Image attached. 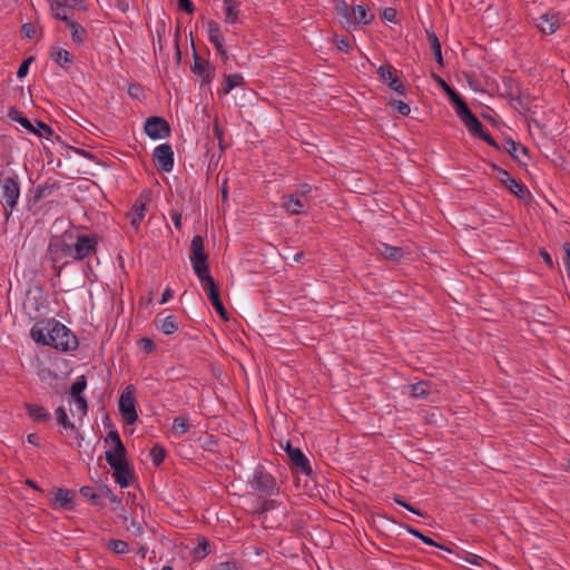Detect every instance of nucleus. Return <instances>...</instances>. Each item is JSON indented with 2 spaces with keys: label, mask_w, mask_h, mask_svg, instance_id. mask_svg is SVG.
I'll return each mask as SVG.
<instances>
[{
  "label": "nucleus",
  "mask_w": 570,
  "mask_h": 570,
  "mask_svg": "<svg viewBox=\"0 0 570 570\" xmlns=\"http://www.w3.org/2000/svg\"><path fill=\"white\" fill-rule=\"evenodd\" d=\"M373 16L367 13V10L363 6H356L352 8V20L356 23L367 24L372 21Z\"/></svg>",
  "instance_id": "22"
},
{
  "label": "nucleus",
  "mask_w": 570,
  "mask_h": 570,
  "mask_svg": "<svg viewBox=\"0 0 570 570\" xmlns=\"http://www.w3.org/2000/svg\"><path fill=\"white\" fill-rule=\"evenodd\" d=\"M209 40L215 45L217 50H222L224 38L217 26L209 27Z\"/></svg>",
  "instance_id": "34"
},
{
  "label": "nucleus",
  "mask_w": 570,
  "mask_h": 570,
  "mask_svg": "<svg viewBox=\"0 0 570 570\" xmlns=\"http://www.w3.org/2000/svg\"><path fill=\"white\" fill-rule=\"evenodd\" d=\"M479 137H480L481 139H483L484 141H487L489 145L497 146L495 141L492 139V137H491L489 134H487V132L482 131V132L479 135Z\"/></svg>",
  "instance_id": "59"
},
{
  "label": "nucleus",
  "mask_w": 570,
  "mask_h": 570,
  "mask_svg": "<svg viewBox=\"0 0 570 570\" xmlns=\"http://www.w3.org/2000/svg\"><path fill=\"white\" fill-rule=\"evenodd\" d=\"M80 492H81V494H82L83 497H89V498H91V499H95V498H96V495L91 492V489H90V488H88V487L82 488V489L80 490Z\"/></svg>",
  "instance_id": "63"
},
{
  "label": "nucleus",
  "mask_w": 570,
  "mask_h": 570,
  "mask_svg": "<svg viewBox=\"0 0 570 570\" xmlns=\"http://www.w3.org/2000/svg\"><path fill=\"white\" fill-rule=\"evenodd\" d=\"M18 122L30 132L33 130L35 125L28 118L19 117Z\"/></svg>",
  "instance_id": "54"
},
{
  "label": "nucleus",
  "mask_w": 570,
  "mask_h": 570,
  "mask_svg": "<svg viewBox=\"0 0 570 570\" xmlns=\"http://www.w3.org/2000/svg\"><path fill=\"white\" fill-rule=\"evenodd\" d=\"M50 259L53 264L62 258H72V233H65L61 237L53 238L48 246Z\"/></svg>",
  "instance_id": "4"
},
{
  "label": "nucleus",
  "mask_w": 570,
  "mask_h": 570,
  "mask_svg": "<svg viewBox=\"0 0 570 570\" xmlns=\"http://www.w3.org/2000/svg\"><path fill=\"white\" fill-rule=\"evenodd\" d=\"M252 487L261 493L271 494L275 490V480L268 473L257 470L254 474Z\"/></svg>",
  "instance_id": "13"
},
{
  "label": "nucleus",
  "mask_w": 570,
  "mask_h": 570,
  "mask_svg": "<svg viewBox=\"0 0 570 570\" xmlns=\"http://www.w3.org/2000/svg\"><path fill=\"white\" fill-rule=\"evenodd\" d=\"M195 552L200 554V558H204L208 553V541L205 538L199 539L198 547Z\"/></svg>",
  "instance_id": "46"
},
{
  "label": "nucleus",
  "mask_w": 570,
  "mask_h": 570,
  "mask_svg": "<svg viewBox=\"0 0 570 570\" xmlns=\"http://www.w3.org/2000/svg\"><path fill=\"white\" fill-rule=\"evenodd\" d=\"M305 203L299 199L298 195L291 194L283 197L282 207L292 215L304 212Z\"/></svg>",
  "instance_id": "15"
},
{
  "label": "nucleus",
  "mask_w": 570,
  "mask_h": 570,
  "mask_svg": "<svg viewBox=\"0 0 570 570\" xmlns=\"http://www.w3.org/2000/svg\"><path fill=\"white\" fill-rule=\"evenodd\" d=\"M178 3L179 7L188 13H191L194 11V4L189 0H178Z\"/></svg>",
  "instance_id": "55"
},
{
  "label": "nucleus",
  "mask_w": 570,
  "mask_h": 570,
  "mask_svg": "<svg viewBox=\"0 0 570 570\" xmlns=\"http://www.w3.org/2000/svg\"><path fill=\"white\" fill-rule=\"evenodd\" d=\"M158 327L163 333L169 335L177 331L178 324L174 316H166L161 320H158Z\"/></svg>",
  "instance_id": "27"
},
{
  "label": "nucleus",
  "mask_w": 570,
  "mask_h": 570,
  "mask_svg": "<svg viewBox=\"0 0 570 570\" xmlns=\"http://www.w3.org/2000/svg\"><path fill=\"white\" fill-rule=\"evenodd\" d=\"M337 48L342 51H348L350 50V43L346 38H341L336 40Z\"/></svg>",
  "instance_id": "56"
},
{
  "label": "nucleus",
  "mask_w": 570,
  "mask_h": 570,
  "mask_svg": "<svg viewBox=\"0 0 570 570\" xmlns=\"http://www.w3.org/2000/svg\"><path fill=\"white\" fill-rule=\"evenodd\" d=\"M70 399L75 404V410H72L73 414H77L80 419L83 417L88 410L86 399L82 395L70 396Z\"/></svg>",
  "instance_id": "29"
},
{
  "label": "nucleus",
  "mask_w": 570,
  "mask_h": 570,
  "mask_svg": "<svg viewBox=\"0 0 570 570\" xmlns=\"http://www.w3.org/2000/svg\"><path fill=\"white\" fill-rule=\"evenodd\" d=\"M51 56L53 60L61 67H65L66 63L71 62V55L65 49L58 48L52 52Z\"/></svg>",
  "instance_id": "35"
},
{
  "label": "nucleus",
  "mask_w": 570,
  "mask_h": 570,
  "mask_svg": "<svg viewBox=\"0 0 570 570\" xmlns=\"http://www.w3.org/2000/svg\"><path fill=\"white\" fill-rule=\"evenodd\" d=\"M151 202V194L148 190L142 191L136 199L130 213L128 214L130 223L135 228H138L145 217L148 205Z\"/></svg>",
  "instance_id": "10"
},
{
  "label": "nucleus",
  "mask_w": 570,
  "mask_h": 570,
  "mask_svg": "<svg viewBox=\"0 0 570 570\" xmlns=\"http://www.w3.org/2000/svg\"><path fill=\"white\" fill-rule=\"evenodd\" d=\"M8 116L14 121H18L19 117H22L20 111H18L16 108H10Z\"/></svg>",
  "instance_id": "61"
},
{
  "label": "nucleus",
  "mask_w": 570,
  "mask_h": 570,
  "mask_svg": "<svg viewBox=\"0 0 570 570\" xmlns=\"http://www.w3.org/2000/svg\"><path fill=\"white\" fill-rule=\"evenodd\" d=\"M61 7H62V4L60 3V1L51 2L50 8H51V12H52L53 17L66 22V24L68 26V28L71 31L72 40L76 43H82L86 38L85 28L82 26H80L79 23H77L76 21L69 19V17L67 14H60L59 9Z\"/></svg>",
  "instance_id": "9"
},
{
  "label": "nucleus",
  "mask_w": 570,
  "mask_h": 570,
  "mask_svg": "<svg viewBox=\"0 0 570 570\" xmlns=\"http://www.w3.org/2000/svg\"><path fill=\"white\" fill-rule=\"evenodd\" d=\"M215 570H238L236 561L220 562L215 567Z\"/></svg>",
  "instance_id": "48"
},
{
  "label": "nucleus",
  "mask_w": 570,
  "mask_h": 570,
  "mask_svg": "<svg viewBox=\"0 0 570 570\" xmlns=\"http://www.w3.org/2000/svg\"><path fill=\"white\" fill-rule=\"evenodd\" d=\"M151 460L155 464H160L164 461L165 458V451L160 446H154L150 451Z\"/></svg>",
  "instance_id": "43"
},
{
  "label": "nucleus",
  "mask_w": 570,
  "mask_h": 570,
  "mask_svg": "<svg viewBox=\"0 0 570 570\" xmlns=\"http://www.w3.org/2000/svg\"><path fill=\"white\" fill-rule=\"evenodd\" d=\"M391 105L403 116H407L411 111L410 106L401 100H395Z\"/></svg>",
  "instance_id": "45"
},
{
  "label": "nucleus",
  "mask_w": 570,
  "mask_h": 570,
  "mask_svg": "<svg viewBox=\"0 0 570 570\" xmlns=\"http://www.w3.org/2000/svg\"><path fill=\"white\" fill-rule=\"evenodd\" d=\"M62 7H70L73 9H86L83 0H65V2H60Z\"/></svg>",
  "instance_id": "49"
},
{
  "label": "nucleus",
  "mask_w": 570,
  "mask_h": 570,
  "mask_svg": "<svg viewBox=\"0 0 570 570\" xmlns=\"http://www.w3.org/2000/svg\"><path fill=\"white\" fill-rule=\"evenodd\" d=\"M73 492L66 489H57L55 492V504L60 508L72 509Z\"/></svg>",
  "instance_id": "20"
},
{
  "label": "nucleus",
  "mask_w": 570,
  "mask_h": 570,
  "mask_svg": "<svg viewBox=\"0 0 570 570\" xmlns=\"http://www.w3.org/2000/svg\"><path fill=\"white\" fill-rule=\"evenodd\" d=\"M462 121L466 126L468 130L473 135L479 136L483 131L482 124L478 120V118L474 115H472V112L469 114L465 118H463Z\"/></svg>",
  "instance_id": "25"
},
{
  "label": "nucleus",
  "mask_w": 570,
  "mask_h": 570,
  "mask_svg": "<svg viewBox=\"0 0 570 570\" xmlns=\"http://www.w3.org/2000/svg\"><path fill=\"white\" fill-rule=\"evenodd\" d=\"M382 17L386 21L395 22L396 21V10L393 8H385L383 10Z\"/></svg>",
  "instance_id": "50"
},
{
  "label": "nucleus",
  "mask_w": 570,
  "mask_h": 570,
  "mask_svg": "<svg viewBox=\"0 0 570 570\" xmlns=\"http://www.w3.org/2000/svg\"><path fill=\"white\" fill-rule=\"evenodd\" d=\"M500 173L503 176H507V187L513 195L520 199H524L529 195V190L525 188V186L513 179L508 171L500 170Z\"/></svg>",
  "instance_id": "19"
},
{
  "label": "nucleus",
  "mask_w": 570,
  "mask_h": 570,
  "mask_svg": "<svg viewBox=\"0 0 570 570\" xmlns=\"http://www.w3.org/2000/svg\"><path fill=\"white\" fill-rule=\"evenodd\" d=\"M243 83V77L238 73L228 75L225 78L224 92L228 94L232 89Z\"/></svg>",
  "instance_id": "33"
},
{
  "label": "nucleus",
  "mask_w": 570,
  "mask_h": 570,
  "mask_svg": "<svg viewBox=\"0 0 570 570\" xmlns=\"http://www.w3.org/2000/svg\"><path fill=\"white\" fill-rule=\"evenodd\" d=\"M139 87L130 86L128 89V92L131 97L137 98L138 97Z\"/></svg>",
  "instance_id": "64"
},
{
  "label": "nucleus",
  "mask_w": 570,
  "mask_h": 570,
  "mask_svg": "<svg viewBox=\"0 0 570 570\" xmlns=\"http://www.w3.org/2000/svg\"><path fill=\"white\" fill-rule=\"evenodd\" d=\"M193 71L200 76L206 82H209L213 77V70L210 66L205 61H195Z\"/></svg>",
  "instance_id": "24"
},
{
  "label": "nucleus",
  "mask_w": 570,
  "mask_h": 570,
  "mask_svg": "<svg viewBox=\"0 0 570 570\" xmlns=\"http://www.w3.org/2000/svg\"><path fill=\"white\" fill-rule=\"evenodd\" d=\"M56 415H57V420L58 422L65 428V429H68V430H73L75 425L73 423L68 419V415L66 413V410L62 407V406H59L57 410H56Z\"/></svg>",
  "instance_id": "38"
},
{
  "label": "nucleus",
  "mask_w": 570,
  "mask_h": 570,
  "mask_svg": "<svg viewBox=\"0 0 570 570\" xmlns=\"http://www.w3.org/2000/svg\"><path fill=\"white\" fill-rule=\"evenodd\" d=\"M154 160L158 168L166 173L171 171L174 167V153L168 144L159 145L154 150Z\"/></svg>",
  "instance_id": "12"
},
{
  "label": "nucleus",
  "mask_w": 570,
  "mask_h": 570,
  "mask_svg": "<svg viewBox=\"0 0 570 570\" xmlns=\"http://www.w3.org/2000/svg\"><path fill=\"white\" fill-rule=\"evenodd\" d=\"M395 502L399 503L400 505L404 507L409 511H411V512H413V513H415L417 515H422V513L419 510L414 509L412 505H410L409 503H406L402 499L395 498Z\"/></svg>",
  "instance_id": "53"
},
{
  "label": "nucleus",
  "mask_w": 570,
  "mask_h": 570,
  "mask_svg": "<svg viewBox=\"0 0 570 570\" xmlns=\"http://www.w3.org/2000/svg\"><path fill=\"white\" fill-rule=\"evenodd\" d=\"M429 384L426 382H420L411 386V393L414 397H423L429 394Z\"/></svg>",
  "instance_id": "41"
},
{
  "label": "nucleus",
  "mask_w": 570,
  "mask_h": 570,
  "mask_svg": "<svg viewBox=\"0 0 570 570\" xmlns=\"http://www.w3.org/2000/svg\"><path fill=\"white\" fill-rule=\"evenodd\" d=\"M377 252L385 259L393 261V262H400L401 258L404 256V249L403 248L391 246V245H387L385 243H382L377 247Z\"/></svg>",
  "instance_id": "17"
},
{
  "label": "nucleus",
  "mask_w": 570,
  "mask_h": 570,
  "mask_svg": "<svg viewBox=\"0 0 570 570\" xmlns=\"http://www.w3.org/2000/svg\"><path fill=\"white\" fill-rule=\"evenodd\" d=\"M171 219L177 229L181 226V215L178 212H171Z\"/></svg>",
  "instance_id": "57"
},
{
  "label": "nucleus",
  "mask_w": 570,
  "mask_h": 570,
  "mask_svg": "<svg viewBox=\"0 0 570 570\" xmlns=\"http://www.w3.org/2000/svg\"><path fill=\"white\" fill-rule=\"evenodd\" d=\"M189 426L190 425L187 417L178 416L173 422V432L176 435H183L188 431Z\"/></svg>",
  "instance_id": "30"
},
{
  "label": "nucleus",
  "mask_w": 570,
  "mask_h": 570,
  "mask_svg": "<svg viewBox=\"0 0 570 570\" xmlns=\"http://www.w3.org/2000/svg\"><path fill=\"white\" fill-rule=\"evenodd\" d=\"M31 337L37 343L61 351H69L77 346V340L70 330L55 320L35 325L31 328Z\"/></svg>",
  "instance_id": "1"
},
{
  "label": "nucleus",
  "mask_w": 570,
  "mask_h": 570,
  "mask_svg": "<svg viewBox=\"0 0 570 570\" xmlns=\"http://www.w3.org/2000/svg\"><path fill=\"white\" fill-rule=\"evenodd\" d=\"M285 450H286L292 463L297 469H299L301 472H303L305 474H309L312 472V469L308 464L307 459L305 458V455L302 453V451L299 449L293 448L289 444V442H287Z\"/></svg>",
  "instance_id": "14"
},
{
  "label": "nucleus",
  "mask_w": 570,
  "mask_h": 570,
  "mask_svg": "<svg viewBox=\"0 0 570 570\" xmlns=\"http://www.w3.org/2000/svg\"><path fill=\"white\" fill-rule=\"evenodd\" d=\"M119 411L127 424H134L138 420L134 389L130 385L119 397Z\"/></svg>",
  "instance_id": "6"
},
{
  "label": "nucleus",
  "mask_w": 570,
  "mask_h": 570,
  "mask_svg": "<svg viewBox=\"0 0 570 570\" xmlns=\"http://www.w3.org/2000/svg\"><path fill=\"white\" fill-rule=\"evenodd\" d=\"M173 297V292L170 288H166L161 296V304H165Z\"/></svg>",
  "instance_id": "60"
},
{
  "label": "nucleus",
  "mask_w": 570,
  "mask_h": 570,
  "mask_svg": "<svg viewBox=\"0 0 570 570\" xmlns=\"http://www.w3.org/2000/svg\"><path fill=\"white\" fill-rule=\"evenodd\" d=\"M106 442H110L112 444V449L106 452V461L108 464L114 468L116 465L127 463L126 449L118 432L110 431L106 438Z\"/></svg>",
  "instance_id": "5"
},
{
  "label": "nucleus",
  "mask_w": 570,
  "mask_h": 570,
  "mask_svg": "<svg viewBox=\"0 0 570 570\" xmlns=\"http://www.w3.org/2000/svg\"><path fill=\"white\" fill-rule=\"evenodd\" d=\"M504 149L517 160L521 161V154L527 155L528 150L525 147L517 144L515 141L508 139L504 142Z\"/></svg>",
  "instance_id": "23"
},
{
  "label": "nucleus",
  "mask_w": 570,
  "mask_h": 570,
  "mask_svg": "<svg viewBox=\"0 0 570 570\" xmlns=\"http://www.w3.org/2000/svg\"><path fill=\"white\" fill-rule=\"evenodd\" d=\"M108 547L117 554H124L128 552V544L122 540H110Z\"/></svg>",
  "instance_id": "39"
},
{
  "label": "nucleus",
  "mask_w": 570,
  "mask_h": 570,
  "mask_svg": "<svg viewBox=\"0 0 570 570\" xmlns=\"http://www.w3.org/2000/svg\"><path fill=\"white\" fill-rule=\"evenodd\" d=\"M189 258L198 278L209 275L207 255L204 250V239L199 235L194 236L191 239Z\"/></svg>",
  "instance_id": "2"
},
{
  "label": "nucleus",
  "mask_w": 570,
  "mask_h": 570,
  "mask_svg": "<svg viewBox=\"0 0 570 570\" xmlns=\"http://www.w3.org/2000/svg\"><path fill=\"white\" fill-rule=\"evenodd\" d=\"M202 283L203 289L207 293L216 312L220 315L224 321H228L227 312L220 301L219 293L216 286L215 279L210 275H206L198 278Z\"/></svg>",
  "instance_id": "7"
},
{
  "label": "nucleus",
  "mask_w": 570,
  "mask_h": 570,
  "mask_svg": "<svg viewBox=\"0 0 570 570\" xmlns=\"http://www.w3.org/2000/svg\"><path fill=\"white\" fill-rule=\"evenodd\" d=\"M538 27L541 32L551 35L559 28V18L554 13H546L540 17Z\"/></svg>",
  "instance_id": "16"
},
{
  "label": "nucleus",
  "mask_w": 570,
  "mask_h": 570,
  "mask_svg": "<svg viewBox=\"0 0 570 570\" xmlns=\"http://www.w3.org/2000/svg\"><path fill=\"white\" fill-rule=\"evenodd\" d=\"M435 81L438 85L444 90V92L449 96L450 100L458 96L455 90H453L441 77L434 76Z\"/></svg>",
  "instance_id": "44"
},
{
  "label": "nucleus",
  "mask_w": 570,
  "mask_h": 570,
  "mask_svg": "<svg viewBox=\"0 0 570 570\" xmlns=\"http://www.w3.org/2000/svg\"><path fill=\"white\" fill-rule=\"evenodd\" d=\"M97 243L95 235H72V259L81 261L94 255L97 250Z\"/></svg>",
  "instance_id": "3"
},
{
  "label": "nucleus",
  "mask_w": 570,
  "mask_h": 570,
  "mask_svg": "<svg viewBox=\"0 0 570 570\" xmlns=\"http://www.w3.org/2000/svg\"><path fill=\"white\" fill-rule=\"evenodd\" d=\"M389 86L391 89H393L394 91L399 92V94H404V87L402 85V82L399 80L397 77H394L390 82H389Z\"/></svg>",
  "instance_id": "51"
},
{
  "label": "nucleus",
  "mask_w": 570,
  "mask_h": 570,
  "mask_svg": "<svg viewBox=\"0 0 570 570\" xmlns=\"http://www.w3.org/2000/svg\"><path fill=\"white\" fill-rule=\"evenodd\" d=\"M39 137H49L52 135V129L42 121H36L33 130L31 131Z\"/></svg>",
  "instance_id": "40"
},
{
  "label": "nucleus",
  "mask_w": 570,
  "mask_h": 570,
  "mask_svg": "<svg viewBox=\"0 0 570 570\" xmlns=\"http://www.w3.org/2000/svg\"><path fill=\"white\" fill-rule=\"evenodd\" d=\"M145 132L153 139H163L169 136V124L161 117H150L145 122Z\"/></svg>",
  "instance_id": "11"
},
{
  "label": "nucleus",
  "mask_w": 570,
  "mask_h": 570,
  "mask_svg": "<svg viewBox=\"0 0 570 570\" xmlns=\"http://www.w3.org/2000/svg\"><path fill=\"white\" fill-rule=\"evenodd\" d=\"M22 32L27 38H32L36 33V28L31 23H24L22 26Z\"/></svg>",
  "instance_id": "52"
},
{
  "label": "nucleus",
  "mask_w": 570,
  "mask_h": 570,
  "mask_svg": "<svg viewBox=\"0 0 570 570\" xmlns=\"http://www.w3.org/2000/svg\"><path fill=\"white\" fill-rule=\"evenodd\" d=\"M112 469L114 476L118 484L122 488L128 487L130 484V480L132 476L128 462L120 465H116Z\"/></svg>",
  "instance_id": "18"
},
{
  "label": "nucleus",
  "mask_w": 570,
  "mask_h": 570,
  "mask_svg": "<svg viewBox=\"0 0 570 570\" xmlns=\"http://www.w3.org/2000/svg\"><path fill=\"white\" fill-rule=\"evenodd\" d=\"M428 40L430 42L431 49L434 53L435 60L440 66H443V58L441 52V43L434 32L428 31Z\"/></svg>",
  "instance_id": "26"
},
{
  "label": "nucleus",
  "mask_w": 570,
  "mask_h": 570,
  "mask_svg": "<svg viewBox=\"0 0 570 570\" xmlns=\"http://www.w3.org/2000/svg\"><path fill=\"white\" fill-rule=\"evenodd\" d=\"M33 60L32 57L26 59L19 67L18 71H17V76L18 78H23L27 76L28 73V70H29V66L31 63V61Z\"/></svg>",
  "instance_id": "47"
},
{
  "label": "nucleus",
  "mask_w": 570,
  "mask_h": 570,
  "mask_svg": "<svg viewBox=\"0 0 570 570\" xmlns=\"http://www.w3.org/2000/svg\"><path fill=\"white\" fill-rule=\"evenodd\" d=\"M27 411L29 416L36 422H48L50 420V413L40 405L28 404Z\"/></svg>",
  "instance_id": "21"
},
{
  "label": "nucleus",
  "mask_w": 570,
  "mask_h": 570,
  "mask_svg": "<svg viewBox=\"0 0 570 570\" xmlns=\"http://www.w3.org/2000/svg\"><path fill=\"white\" fill-rule=\"evenodd\" d=\"M130 527L135 530V533L136 534H141L142 533V529H141V525L139 522H137L136 520H131V523H130Z\"/></svg>",
  "instance_id": "62"
},
{
  "label": "nucleus",
  "mask_w": 570,
  "mask_h": 570,
  "mask_svg": "<svg viewBox=\"0 0 570 570\" xmlns=\"http://www.w3.org/2000/svg\"><path fill=\"white\" fill-rule=\"evenodd\" d=\"M377 73L380 75V78L387 85L394 77H396L395 69L391 65L381 66L377 69Z\"/></svg>",
  "instance_id": "36"
},
{
  "label": "nucleus",
  "mask_w": 570,
  "mask_h": 570,
  "mask_svg": "<svg viewBox=\"0 0 570 570\" xmlns=\"http://www.w3.org/2000/svg\"><path fill=\"white\" fill-rule=\"evenodd\" d=\"M540 255L542 256L544 263L549 266V267H552L553 266V263H552V258L551 256L544 250V249H541L540 250Z\"/></svg>",
  "instance_id": "58"
},
{
  "label": "nucleus",
  "mask_w": 570,
  "mask_h": 570,
  "mask_svg": "<svg viewBox=\"0 0 570 570\" xmlns=\"http://www.w3.org/2000/svg\"><path fill=\"white\" fill-rule=\"evenodd\" d=\"M335 9L340 16L346 18L347 21L350 20V16L352 14V9L345 1L337 0L336 4H335Z\"/></svg>",
  "instance_id": "42"
},
{
  "label": "nucleus",
  "mask_w": 570,
  "mask_h": 570,
  "mask_svg": "<svg viewBox=\"0 0 570 570\" xmlns=\"http://www.w3.org/2000/svg\"><path fill=\"white\" fill-rule=\"evenodd\" d=\"M225 17L228 22H235L238 17V3L235 0H224Z\"/></svg>",
  "instance_id": "28"
},
{
  "label": "nucleus",
  "mask_w": 570,
  "mask_h": 570,
  "mask_svg": "<svg viewBox=\"0 0 570 570\" xmlns=\"http://www.w3.org/2000/svg\"><path fill=\"white\" fill-rule=\"evenodd\" d=\"M1 189V199L6 207V215L8 217L17 205L20 189L18 183L11 177L2 180Z\"/></svg>",
  "instance_id": "8"
},
{
  "label": "nucleus",
  "mask_w": 570,
  "mask_h": 570,
  "mask_svg": "<svg viewBox=\"0 0 570 570\" xmlns=\"http://www.w3.org/2000/svg\"><path fill=\"white\" fill-rule=\"evenodd\" d=\"M451 102L453 104L455 111L461 119L465 118L469 114H471L466 104L462 100V98L459 95L452 98Z\"/></svg>",
  "instance_id": "32"
},
{
  "label": "nucleus",
  "mask_w": 570,
  "mask_h": 570,
  "mask_svg": "<svg viewBox=\"0 0 570 570\" xmlns=\"http://www.w3.org/2000/svg\"><path fill=\"white\" fill-rule=\"evenodd\" d=\"M87 386V381L83 375L79 376L77 381L71 385L70 387V396H78L82 395L83 390Z\"/></svg>",
  "instance_id": "37"
},
{
  "label": "nucleus",
  "mask_w": 570,
  "mask_h": 570,
  "mask_svg": "<svg viewBox=\"0 0 570 570\" xmlns=\"http://www.w3.org/2000/svg\"><path fill=\"white\" fill-rule=\"evenodd\" d=\"M406 530L409 533H411L412 535L419 538L420 540H422L424 543L429 544V546H433V547H438L440 549H443L445 551H449L450 552V549L442 546V544H439L438 542L433 541L431 538L422 534L420 531H417L416 529L412 528V527H406Z\"/></svg>",
  "instance_id": "31"
}]
</instances>
